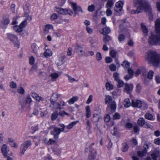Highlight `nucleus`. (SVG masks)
<instances>
[{
    "instance_id": "obj_37",
    "label": "nucleus",
    "mask_w": 160,
    "mask_h": 160,
    "mask_svg": "<svg viewBox=\"0 0 160 160\" xmlns=\"http://www.w3.org/2000/svg\"><path fill=\"white\" fill-rule=\"evenodd\" d=\"M58 113L57 112L53 113L51 115V119L52 120H55L58 117Z\"/></svg>"
},
{
    "instance_id": "obj_10",
    "label": "nucleus",
    "mask_w": 160,
    "mask_h": 160,
    "mask_svg": "<svg viewBox=\"0 0 160 160\" xmlns=\"http://www.w3.org/2000/svg\"><path fill=\"white\" fill-rule=\"evenodd\" d=\"M66 58L65 56L62 53L60 54L58 59L56 61V63L58 66H60L64 62V59Z\"/></svg>"
},
{
    "instance_id": "obj_30",
    "label": "nucleus",
    "mask_w": 160,
    "mask_h": 160,
    "mask_svg": "<svg viewBox=\"0 0 160 160\" xmlns=\"http://www.w3.org/2000/svg\"><path fill=\"white\" fill-rule=\"evenodd\" d=\"M52 54V51L49 49H46L44 53V55L46 57H47L50 56Z\"/></svg>"
},
{
    "instance_id": "obj_64",
    "label": "nucleus",
    "mask_w": 160,
    "mask_h": 160,
    "mask_svg": "<svg viewBox=\"0 0 160 160\" xmlns=\"http://www.w3.org/2000/svg\"><path fill=\"white\" fill-rule=\"evenodd\" d=\"M110 120V117L108 115H106L104 117V121L108 122Z\"/></svg>"
},
{
    "instance_id": "obj_60",
    "label": "nucleus",
    "mask_w": 160,
    "mask_h": 160,
    "mask_svg": "<svg viewBox=\"0 0 160 160\" xmlns=\"http://www.w3.org/2000/svg\"><path fill=\"white\" fill-rule=\"evenodd\" d=\"M55 141L51 139H50L47 142V144L48 145L54 144L55 142Z\"/></svg>"
},
{
    "instance_id": "obj_13",
    "label": "nucleus",
    "mask_w": 160,
    "mask_h": 160,
    "mask_svg": "<svg viewBox=\"0 0 160 160\" xmlns=\"http://www.w3.org/2000/svg\"><path fill=\"white\" fill-rule=\"evenodd\" d=\"M123 4V3L122 2H117L114 8L115 10L117 12H120L122 9Z\"/></svg>"
},
{
    "instance_id": "obj_18",
    "label": "nucleus",
    "mask_w": 160,
    "mask_h": 160,
    "mask_svg": "<svg viewBox=\"0 0 160 160\" xmlns=\"http://www.w3.org/2000/svg\"><path fill=\"white\" fill-rule=\"evenodd\" d=\"M31 48L33 52L36 55L39 56L38 53L39 49V47L36 44L33 43L31 45Z\"/></svg>"
},
{
    "instance_id": "obj_51",
    "label": "nucleus",
    "mask_w": 160,
    "mask_h": 160,
    "mask_svg": "<svg viewBox=\"0 0 160 160\" xmlns=\"http://www.w3.org/2000/svg\"><path fill=\"white\" fill-rule=\"evenodd\" d=\"M17 92L20 94H23L24 93L25 91L22 87H20L17 89Z\"/></svg>"
},
{
    "instance_id": "obj_42",
    "label": "nucleus",
    "mask_w": 160,
    "mask_h": 160,
    "mask_svg": "<svg viewBox=\"0 0 160 160\" xmlns=\"http://www.w3.org/2000/svg\"><path fill=\"white\" fill-rule=\"evenodd\" d=\"M66 76H67L68 81L72 83L74 81L78 82V80H76L75 79L72 78L68 75H67Z\"/></svg>"
},
{
    "instance_id": "obj_15",
    "label": "nucleus",
    "mask_w": 160,
    "mask_h": 160,
    "mask_svg": "<svg viewBox=\"0 0 160 160\" xmlns=\"http://www.w3.org/2000/svg\"><path fill=\"white\" fill-rule=\"evenodd\" d=\"M7 35L8 38L11 41L13 42L18 41V38L15 35L11 33H8L7 34Z\"/></svg>"
},
{
    "instance_id": "obj_36",
    "label": "nucleus",
    "mask_w": 160,
    "mask_h": 160,
    "mask_svg": "<svg viewBox=\"0 0 160 160\" xmlns=\"http://www.w3.org/2000/svg\"><path fill=\"white\" fill-rule=\"evenodd\" d=\"M111 37L109 36L106 35L103 37V41L106 44H107V42L111 40Z\"/></svg>"
},
{
    "instance_id": "obj_16",
    "label": "nucleus",
    "mask_w": 160,
    "mask_h": 160,
    "mask_svg": "<svg viewBox=\"0 0 160 160\" xmlns=\"http://www.w3.org/2000/svg\"><path fill=\"white\" fill-rule=\"evenodd\" d=\"M142 102L138 100H132V106L133 107L141 108Z\"/></svg>"
},
{
    "instance_id": "obj_26",
    "label": "nucleus",
    "mask_w": 160,
    "mask_h": 160,
    "mask_svg": "<svg viewBox=\"0 0 160 160\" xmlns=\"http://www.w3.org/2000/svg\"><path fill=\"white\" fill-rule=\"evenodd\" d=\"M56 100L52 99V98H50V107H52V108L55 107L56 108V105L55 103H57L56 102Z\"/></svg>"
},
{
    "instance_id": "obj_62",
    "label": "nucleus",
    "mask_w": 160,
    "mask_h": 160,
    "mask_svg": "<svg viewBox=\"0 0 160 160\" xmlns=\"http://www.w3.org/2000/svg\"><path fill=\"white\" fill-rule=\"evenodd\" d=\"M146 153L143 151L142 152L139 151L137 152L138 155L139 157H142Z\"/></svg>"
},
{
    "instance_id": "obj_44",
    "label": "nucleus",
    "mask_w": 160,
    "mask_h": 160,
    "mask_svg": "<svg viewBox=\"0 0 160 160\" xmlns=\"http://www.w3.org/2000/svg\"><path fill=\"white\" fill-rule=\"evenodd\" d=\"M96 158V156L94 153H91L89 155L88 160H94Z\"/></svg>"
},
{
    "instance_id": "obj_28",
    "label": "nucleus",
    "mask_w": 160,
    "mask_h": 160,
    "mask_svg": "<svg viewBox=\"0 0 160 160\" xmlns=\"http://www.w3.org/2000/svg\"><path fill=\"white\" fill-rule=\"evenodd\" d=\"M53 26L51 25H46L44 27V30L46 33H47L48 32L49 29H52Z\"/></svg>"
},
{
    "instance_id": "obj_41",
    "label": "nucleus",
    "mask_w": 160,
    "mask_h": 160,
    "mask_svg": "<svg viewBox=\"0 0 160 160\" xmlns=\"http://www.w3.org/2000/svg\"><path fill=\"white\" fill-rule=\"evenodd\" d=\"M58 113V115L61 117H63L64 115L70 116V114L66 112L65 111H61Z\"/></svg>"
},
{
    "instance_id": "obj_59",
    "label": "nucleus",
    "mask_w": 160,
    "mask_h": 160,
    "mask_svg": "<svg viewBox=\"0 0 160 160\" xmlns=\"http://www.w3.org/2000/svg\"><path fill=\"white\" fill-rule=\"evenodd\" d=\"M58 17V16L57 14L53 13L51 16V19L52 20H55Z\"/></svg>"
},
{
    "instance_id": "obj_6",
    "label": "nucleus",
    "mask_w": 160,
    "mask_h": 160,
    "mask_svg": "<svg viewBox=\"0 0 160 160\" xmlns=\"http://www.w3.org/2000/svg\"><path fill=\"white\" fill-rule=\"evenodd\" d=\"M31 145L32 142L30 140H28L24 141L20 146V151L19 155L20 156H22L24 154L25 151Z\"/></svg>"
},
{
    "instance_id": "obj_38",
    "label": "nucleus",
    "mask_w": 160,
    "mask_h": 160,
    "mask_svg": "<svg viewBox=\"0 0 160 160\" xmlns=\"http://www.w3.org/2000/svg\"><path fill=\"white\" fill-rule=\"evenodd\" d=\"M79 122L78 121L73 122L67 126L66 128L68 129H70L72 128L73 126L75 125L77 122Z\"/></svg>"
},
{
    "instance_id": "obj_23",
    "label": "nucleus",
    "mask_w": 160,
    "mask_h": 160,
    "mask_svg": "<svg viewBox=\"0 0 160 160\" xmlns=\"http://www.w3.org/2000/svg\"><path fill=\"white\" fill-rule=\"evenodd\" d=\"M123 104L126 108H128L131 105H132V102L131 103L128 98H126L123 102Z\"/></svg>"
},
{
    "instance_id": "obj_24",
    "label": "nucleus",
    "mask_w": 160,
    "mask_h": 160,
    "mask_svg": "<svg viewBox=\"0 0 160 160\" xmlns=\"http://www.w3.org/2000/svg\"><path fill=\"white\" fill-rule=\"evenodd\" d=\"M50 76L51 77V79L52 81H55L57 78L59 76L58 73L55 72L52 73Z\"/></svg>"
},
{
    "instance_id": "obj_5",
    "label": "nucleus",
    "mask_w": 160,
    "mask_h": 160,
    "mask_svg": "<svg viewBox=\"0 0 160 160\" xmlns=\"http://www.w3.org/2000/svg\"><path fill=\"white\" fill-rule=\"evenodd\" d=\"M58 126L54 127L53 130L50 131V134L53 136V138L55 140L58 139L61 132H64L65 128V125L63 124H59Z\"/></svg>"
},
{
    "instance_id": "obj_20",
    "label": "nucleus",
    "mask_w": 160,
    "mask_h": 160,
    "mask_svg": "<svg viewBox=\"0 0 160 160\" xmlns=\"http://www.w3.org/2000/svg\"><path fill=\"white\" fill-rule=\"evenodd\" d=\"M72 7L73 8V11L76 12L77 11H81L82 13L83 12V11L82 8L79 7H77L76 3H72Z\"/></svg>"
},
{
    "instance_id": "obj_34",
    "label": "nucleus",
    "mask_w": 160,
    "mask_h": 160,
    "mask_svg": "<svg viewBox=\"0 0 160 160\" xmlns=\"http://www.w3.org/2000/svg\"><path fill=\"white\" fill-rule=\"evenodd\" d=\"M114 3L113 2L112 0H110L108 1L107 4L106 6V8H111L112 7Z\"/></svg>"
},
{
    "instance_id": "obj_11",
    "label": "nucleus",
    "mask_w": 160,
    "mask_h": 160,
    "mask_svg": "<svg viewBox=\"0 0 160 160\" xmlns=\"http://www.w3.org/2000/svg\"><path fill=\"white\" fill-rule=\"evenodd\" d=\"M151 156L153 160H157V158L160 157V151L156 149L151 154Z\"/></svg>"
},
{
    "instance_id": "obj_43",
    "label": "nucleus",
    "mask_w": 160,
    "mask_h": 160,
    "mask_svg": "<svg viewBox=\"0 0 160 160\" xmlns=\"http://www.w3.org/2000/svg\"><path fill=\"white\" fill-rule=\"evenodd\" d=\"M61 96L60 94H58L57 92L54 93L51 98H52V99H54L57 100V99L60 98Z\"/></svg>"
},
{
    "instance_id": "obj_19",
    "label": "nucleus",
    "mask_w": 160,
    "mask_h": 160,
    "mask_svg": "<svg viewBox=\"0 0 160 160\" xmlns=\"http://www.w3.org/2000/svg\"><path fill=\"white\" fill-rule=\"evenodd\" d=\"M133 88V85L132 84H130L129 85L127 83L125 84V89L127 93H129L132 90Z\"/></svg>"
},
{
    "instance_id": "obj_3",
    "label": "nucleus",
    "mask_w": 160,
    "mask_h": 160,
    "mask_svg": "<svg viewBox=\"0 0 160 160\" xmlns=\"http://www.w3.org/2000/svg\"><path fill=\"white\" fill-rule=\"evenodd\" d=\"M147 59L152 62L155 66L160 64V55L156 52H150L147 53Z\"/></svg>"
},
{
    "instance_id": "obj_31",
    "label": "nucleus",
    "mask_w": 160,
    "mask_h": 160,
    "mask_svg": "<svg viewBox=\"0 0 160 160\" xmlns=\"http://www.w3.org/2000/svg\"><path fill=\"white\" fill-rule=\"evenodd\" d=\"M102 34L103 35H105L106 34H108L111 32L110 28L108 27H106L103 28L102 30Z\"/></svg>"
},
{
    "instance_id": "obj_56",
    "label": "nucleus",
    "mask_w": 160,
    "mask_h": 160,
    "mask_svg": "<svg viewBox=\"0 0 160 160\" xmlns=\"http://www.w3.org/2000/svg\"><path fill=\"white\" fill-rule=\"evenodd\" d=\"M147 12L148 13V15L149 17V18L150 20H152L153 19V15L152 13V8H151V10L149 12V11H147Z\"/></svg>"
},
{
    "instance_id": "obj_7",
    "label": "nucleus",
    "mask_w": 160,
    "mask_h": 160,
    "mask_svg": "<svg viewBox=\"0 0 160 160\" xmlns=\"http://www.w3.org/2000/svg\"><path fill=\"white\" fill-rule=\"evenodd\" d=\"M27 24V20H24L22 22L19 26L15 25L13 27L14 30L17 32H21L23 30V28Z\"/></svg>"
},
{
    "instance_id": "obj_54",
    "label": "nucleus",
    "mask_w": 160,
    "mask_h": 160,
    "mask_svg": "<svg viewBox=\"0 0 160 160\" xmlns=\"http://www.w3.org/2000/svg\"><path fill=\"white\" fill-rule=\"evenodd\" d=\"M96 58L97 60L99 61L102 59V55L99 52L97 53L96 55Z\"/></svg>"
},
{
    "instance_id": "obj_52",
    "label": "nucleus",
    "mask_w": 160,
    "mask_h": 160,
    "mask_svg": "<svg viewBox=\"0 0 160 160\" xmlns=\"http://www.w3.org/2000/svg\"><path fill=\"white\" fill-rule=\"evenodd\" d=\"M10 86L12 88H17V85L15 82L12 81L10 82Z\"/></svg>"
},
{
    "instance_id": "obj_33",
    "label": "nucleus",
    "mask_w": 160,
    "mask_h": 160,
    "mask_svg": "<svg viewBox=\"0 0 160 160\" xmlns=\"http://www.w3.org/2000/svg\"><path fill=\"white\" fill-rule=\"evenodd\" d=\"M145 118L146 119L149 120H154V119H153V116L151 114L147 113L145 115Z\"/></svg>"
},
{
    "instance_id": "obj_55",
    "label": "nucleus",
    "mask_w": 160,
    "mask_h": 160,
    "mask_svg": "<svg viewBox=\"0 0 160 160\" xmlns=\"http://www.w3.org/2000/svg\"><path fill=\"white\" fill-rule=\"evenodd\" d=\"M120 118V114L117 112L115 113L113 116V118L114 119H119Z\"/></svg>"
},
{
    "instance_id": "obj_29",
    "label": "nucleus",
    "mask_w": 160,
    "mask_h": 160,
    "mask_svg": "<svg viewBox=\"0 0 160 160\" xmlns=\"http://www.w3.org/2000/svg\"><path fill=\"white\" fill-rule=\"evenodd\" d=\"M141 28L144 35L147 36L148 35V29L146 26L142 24H141Z\"/></svg>"
},
{
    "instance_id": "obj_9",
    "label": "nucleus",
    "mask_w": 160,
    "mask_h": 160,
    "mask_svg": "<svg viewBox=\"0 0 160 160\" xmlns=\"http://www.w3.org/2000/svg\"><path fill=\"white\" fill-rule=\"evenodd\" d=\"M1 150L2 153L4 156V158H5V156H7L8 154V152L9 151V148L6 144H4L2 146Z\"/></svg>"
},
{
    "instance_id": "obj_47",
    "label": "nucleus",
    "mask_w": 160,
    "mask_h": 160,
    "mask_svg": "<svg viewBox=\"0 0 160 160\" xmlns=\"http://www.w3.org/2000/svg\"><path fill=\"white\" fill-rule=\"evenodd\" d=\"M106 88L109 90H110L113 88V85L108 82L106 84Z\"/></svg>"
},
{
    "instance_id": "obj_57",
    "label": "nucleus",
    "mask_w": 160,
    "mask_h": 160,
    "mask_svg": "<svg viewBox=\"0 0 160 160\" xmlns=\"http://www.w3.org/2000/svg\"><path fill=\"white\" fill-rule=\"evenodd\" d=\"M110 54L112 57H115L116 55V52L115 50H112L110 52Z\"/></svg>"
},
{
    "instance_id": "obj_39",
    "label": "nucleus",
    "mask_w": 160,
    "mask_h": 160,
    "mask_svg": "<svg viewBox=\"0 0 160 160\" xmlns=\"http://www.w3.org/2000/svg\"><path fill=\"white\" fill-rule=\"evenodd\" d=\"M142 89V87L140 83L137 84L136 87V91L137 93H139L141 92Z\"/></svg>"
},
{
    "instance_id": "obj_48",
    "label": "nucleus",
    "mask_w": 160,
    "mask_h": 160,
    "mask_svg": "<svg viewBox=\"0 0 160 160\" xmlns=\"http://www.w3.org/2000/svg\"><path fill=\"white\" fill-rule=\"evenodd\" d=\"M95 7L94 5L92 4L88 6V10L90 12H92L94 11Z\"/></svg>"
},
{
    "instance_id": "obj_25",
    "label": "nucleus",
    "mask_w": 160,
    "mask_h": 160,
    "mask_svg": "<svg viewBox=\"0 0 160 160\" xmlns=\"http://www.w3.org/2000/svg\"><path fill=\"white\" fill-rule=\"evenodd\" d=\"M138 123L140 126H143L145 124L144 119L142 118H140L138 121Z\"/></svg>"
},
{
    "instance_id": "obj_58",
    "label": "nucleus",
    "mask_w": 160,
    "mask_h": 160,
    "mask_svg": "<svg viewBox=\"0 0 160 160\" xmlns=\"http://www.w3.org/2000/svg\"><path fill=\"white\" fill-rule=\"evenodd\" d=\"M112 61V59L110 57H106L105 58V62L107 63H110Z\"/></svg>"
},
{
    "instance_id": "obj_61",
    "label": "nucleus",
    "mask_w": 160,
    "mask_h": 160,
    "mask_svg": "<svg viewBox=\"0 0 160 160\" xmlns=\"http://www.w3.org/2000/svg\"><path fill=\"white\" fill-rule=\"evenodd\" d=\"M3 135V132H2L0 133V144L2 143L3 139L4 138Z\"/></svg>"
},
{
    "instance_id": "obj_4",
    "label": "nucleus",
    "mask_w": 160,
    "mask_h": 160,
    "mask_svg": "<svg viewBox=\"0 0 160 160\" xmlns=\"http://www.w3.org/2000/svg\"><path fill=\"white\" fill-rule=\"evenodd\" d=\"M105 99V103L108 105L107 108V110L110 113H112L114 112L116 110V104L114 100H113L112 97L109 95H106Z\"/></svg>"
},
{
    "instance_id": "obj_22",
    "label": "nucleus",
    "mask_w": 160,
    "mask_h": 160,
    "mask_svg": "<svg viewBox=\"0 0 160 160\" xmlns=\"http://www.w3.org/2000/svg\"><path fill=\"white\" fill-rule=\"evenodd\" d=\"M56 11L58 13L61 14L66 15L67 13V9L61 8H56Z\"/></svg>"
},
{
    "instance_id": "obj_32",
    "label": "nucleus",
    "mask_w": 160,
    "mask_h": 160,
    "mask_svg": "<svg viewBox=\"0 0 160 160\" xmlns=\"http://www.w3.org/2000/svg\"><path fill=\"white\" fill-rule=\"evenodd\" d=\"M121 66L124 67L125 69H128L130 67V63L127 61H124L121 64Z\"/></svg>"
},
{
    "instance_id": "obj_35",
    "label": "nucleus",
    "mask_w": 160,
    "mask_h": 160,
    "mask_svg": "<svg viewBox=\"0 0 160 160\" xmlns=\"http://www.w3.org/2000/svg\"><path fill=\"white\" fill-rule=\"evenodd\" d=\"M128 148V146L127 144L124 142L122 144V150L123 152H125L127 151Z\"/></svg>"
},
{
    "instance_id": "obj_2",
    "label": "nucleus",
    "mask_w": 160,
    "mask_h": 160,
    "mask_svg": "<svg viewBox=\"0 0 160 160\" xmlns=\"http://www.w3.org/2000/svg\"><path fill=\"white\" fill-rule=\"evenodd\" d=\"M155 27L157 34H151L148 39L149 43L152 45L158 44L160 45V19H158L155 21Z\"/></svg>"
},
{
    "instance_id": "obj_53",
    "label": "nucleus",
    "mask_w": 160,
    "mask_h": 160,
    "mask_svg": "<svg viewBox=\"0 0 160 160\" xmlns=\"http://www.w3.org/2000/svg\"><path fill=\"white\" fill-rule=\"evenodd\" d=\"M125 36L122 34L119 35L118 37V40L120 42H121V41L124 40L125 39Z\"/></svg>"
},
{
    "instance_id": "obj_1",
    "label": "nucleus",
    "mask_w": 160,
    "mask_h": 160,
    "mask_svg": "<svg viewBox=\"0 0 160 160\" xmlns=\"http://www.w3.org/2000/svg\"><path fill=\"white\" fill-rule=\"evenodd\" d=\"M133 3L135 5H139V6L137 7L136 10L131 11V14H139L142 12L144 9L146 12L149 11L150 12V11L151 6L148 1L146 0H134Z\"/></svg>"
},
{
    "instance_id": "obj_49",
    "label": "nucleus",
    "mask_w": 160,
    "mask_h": 160,
    "mask_svg": "<svg viewBox=\"0 0 160 160\" xmlns=\"http://www.w3.org/2000/svg\"><path fill=\"white\" fill-rule=\"evenodd\" d=\"M141 109L143 110H145L148 108V104L145 102H142Z\"/></svg>"
},
{
    "instance_id": "obj_8",
    "label": "nucleus",
    "mask_w": 160,
    "mask_h": 160,
    "mask_svg": "<svg viewBox=\"0 0 160 160\" xmlns=\"http://www.w3.org/2000/svg\"><path fill=\"white\" fill-rule=\"evenodd\" d=\"M31 98L29 96L24 98L23 100L20 102L23 108L26 107L28 104H30L32 102Z\"/></svg>"
},
{
    "instance_id": "obj_50",
    "label": "nucleus",
    "mask_w": 160,
    "mask_h": 160,
    "mask_svg": "<svg viewBox=\"0 0 160 160\" xmlns=\"http://www.w3.org/2000/svg\"><path fill=\"white\" fill-rule=\"evenodd\" d=\"M153 74H154L153 72L152 71L150 70L148 72V78L150 79H152Z\"/></svg>"
},
{
    "instance_id": "obj_12",
    "label": "nucleus",
    "mask_w": 160,
    "mask_h": 160,
    "mask_svg": "<svg viewBox=\"0 0 160 160\" xmlns=\"http://www.w3.org/2000/svg\"><path fill=\"white\" fill-rule=\"evenodd\" d=\"M10 20L8 18H3L2 22V24L0 25V28L5 29L7 28V25L9 23Z\"/></svg>"
},
{
    "instance_id": "obj_63",
    "label": "nucleus",
    "mask_w": 160,
    "mask_h": 160,
    "mask_svg": "<svg viewBox=\"0 0 160 160\" xmlns=\"http://www.w3.org/2000/svg\"><path fill=\"white\" fill-rule=\"evenodd\" d=\"M106 13L107 16H111L112 14V12L111 10H110V8H107V9L106 11Z\"/></svg>"
},
{
    "instance_id": "obj_46",
    "label": "nucleus",
    "mask_w": 160,
    "mask_h": 160,
    "mask_svg": "<svg viewBox=\"0 0 160 160\" xmlns=\"http://www.w3.org/2000/svg\"><path fill=\"white\" fill-rule=\"evenodd\" d=\"M109 68L110 70L112 71H115L116 69V66L113 64H111L109 67Z\"/></svg>"
},
{
    "instance_id": "obj_21",
    "label": "nucleus",
    "mask_w": 160,
    "mask_h": 160,
    "mask_svg": "<svg viewBox=\"0 0 160 160\" xmlns=\"http://www.w3.org/2000/svg\"><path fill=\"white\" fill-rule=\"evenodd\" d=\"M86 110V116L87 118H89L91 115L90 107L89 106H87L85 108Z\"/></svg>"
},
{
    "instance_id": "obj_40",
    "label": "nucleus",
    "mask_w": 160,
    "mask_h": 160,
    "mask_svg": "<svg viewBox=\"0 0 160 160\" xmlns=\"http://www.w3.org/2000/svg\"><path fill=\"white\" fill-rule=\"evenodd\" d=\"M113 77L114 78L115 81H118L120 80L119 74L117 72H115L113 73Z\"/></svg>"
},
{
    "instance_id": "obj_27",
    "label": "nucleus",
    "mask_w": 160,
    "mask_h": 160,
    "mask_svg": "<svg viewBox=\"0 0 160 160\" xmlns=\"http://www.w3.org/2000/svg\"><path fill=\"white\" fill-rule=\"evenodd\" d=\"M78 99V98L77 97L74 96L69 99L68 102L69 104H73L75 101H77Z\"/></svg>"
},
{
    "instance_id": "obj_14",
    "label": "nucleus",
    "mask_w": 160,
    "mask_h": 160,
    "mask_svg": "<svg viewBox=\"0 0 160 160\" xmlns=\"http://www.w3.org/2000/svg\"><path fill=\"white\" fill-rule=\"evenodd\" d=\"M75 49L79 55L81 56H85V52L82 50V48L81 47L78 45H76L75 46Z\"/></svg>"
},
{
    "instance_id": "obj_17",
    "label": "nucleus",
    "mask_w": 160,
    "mask_h": 160,
    "mask_svg": "<svg viewBox=\"0 0 160 160\" xmlns=\"http://www.w3.org/2000/svg\"><path fill=\"white\" fill-rule=\"evenodd\" d=\"M65 102L62 100H61L60 102L56 103V108L60 110L63 109L62 107L65 106Z\"/></svg>"
},
{
    "instance_id": "obj_45",
    "label": "nucleus",
    "mask_w": 160,
    "mask_h": 160,
    "mask_svg": "<svg viewBox=\"0 0 160 160\" xmlns=\"http://www.w3.org/2000/svg\"><path fill=\"white\" fill-rule=\"evenodd\" d=\"M117 85L118 86V88H121L122 87L123 85H124V83L123 81L121 80H118V81H117Z\"/></svg>"
}]
</instances>
